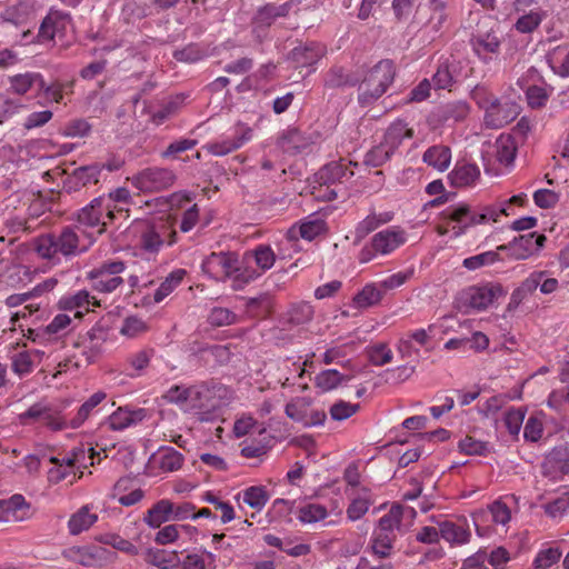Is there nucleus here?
<instances>
[{"instance_id":"39448f33","label":"nucleus","mask_w":569,"mask_h":569,"mask_svg":"<svg viewBox=\"0 0 569 569\" xmlns=\"http://www.w3.org/2000/svg\"><path fill=\"white\" fill-rule=\"evenodd\" d=\"M407 232L400 227H389L377 232L359 252V261L368 263L378 256H388L407 242Z\"/></svg>"},{"instance_id":"2f4dec72","label":"nucleus","mask_w":569,"mask_h":569,"mask_svg":"<svg viewBox=\"0 0 569 569\" xmlns=\"http://www.w3.org/2000/svg\"><path fill=\"white\" fill-rule=\"evenodd\" d=\"M8 91L12 94L24 96L28 92L43 88V77L38 72H24L8 78Z\"/></svg>"},{"instance_id":"0eeeda50","label":"nucleus","mask_w":569,"mask_h":569,"mask_svg":"<svg viewBox=\"0 0 569 569\" xmlns=\"http://www.w3.org/2000/svg\"><path fill=\"white\" fill-rule=\"evenodd\" d=\"M501 289L497 286H471L462 290L458 298V308L465 312L483 311L488 309L500 296Z\"/></svg>"},{"instance_id":"a18cd8bd","label":"nucleus","mask_w":569,"mask_h":569,"mask_svg":"<svg viewBox=\"0 0 569 569\" xmlns=\"http://www.w3.org/2000/svg\"><path fill=\"white\" fill-rule=\"evenodd\" d=\"M393 216L391 212H371L365 219H362L355 229V237L357 240L363 239L371 231L376 230L381 224L388 223L392 220Z\"/></svg>"},{"instance_id":"2eb2a0df","label":"nucleus","mask_w":569,"mask_h":569,"mask_svg":"<svg viewBox=\"0 0 569 569\" xmlns=\"http://www.w3.org/2000/svg\"><path fill=\"white\" fill-rule=\"evenodd\" d=\"M545 241L543 234H522L507 244L499 246L498 251L507 252L512 260H526L537 253L543 247Z\"/></svg>"},{"instance_id":"ea45409f","label":"nucleus","mask_w":569,"mask_h":569,"mask_svg":"<svg viewBox=\"0 0 569 569\" xmlns=\"http://www.w3.org/2000/svg\"><path fill=\"white\" fill-rule=\"evenodd\" d=\"M412 136V129L402 120H397L388 127L383 141L388 146L389 150L395 153L403 141L411 139Z\"/></svg>"},{"instance_id":"37998d69","label":"nucleus","mask_w":569,"mask_h":569,"mask_svg":"<svg viewBox=\"0 0 569 569\" xmlns=\"http://www.w3.org/2000/svg\"><path fill=\"white\" fill-rule=\"evenodd\" d=\"M107 398L106 392L97 391L86 400L77 411V415L69 420L71 429L80 428L92 415L93 410Z\"/></svg>"},{"instance_id":"4d7b16f0","label":"nucleus","mask_w":569,"mask_h":569,"mask_svg":"<svg viewBox=\"0 0 569 569\" xmlns=\"http://www.w3.org/2000/svg\"><path fill=\"white\" fill-rule=\"evenodd\" d=\"M196 396L197 393L191 390V387L173 386L166 392L164 398L168 402L178 405L186 412L190 411L189 398L192 400V397Z\"/></svg>"},{"instance_id":"4be33fe9","label":"nucleus","mask_w":569,"mask_h":569,"mask_svg":"<svg viewBox=\"0 0 569 569\" xmlns=\"http://www.w3.org/2000/svg\"><path fill=\"white\" fill-rule=\"evenodd\" d=\"M150 417L146 408H133L129 406L119 407L106 421V425L112 431H123L142 423Z\"/></svg>"},{"instance_id":"9b49d317","label":"nucleus","mask_w":569,"mask_h":569,"mask_svg":"<svg viewBox=\"0 0 569 569\" xmlns=\"http://www.w3.org/2000/svg\"><path fill=\"white\" fill-rule=\"evenodd\" d=\"M126 270V264L122 261H109L104 262L97 269L90 271L89 277L92 281L94 290L102 293L113 292L123 279L121 273Z\"/></svg>"},{"instance_id":"49530a36","label":"nucleus","mask_w":569,"mask_h":569,"mask_svg":"<svg viewBox=\"0 0 569 569\" xmlns=\"http://www.w3.org/2000/svg\"><path fill=\"white\" fill-rule=\"evenodd\" d=\"M479 176L480 171L476 164L465 163L456 166L449 173V180L455 187H468L473 184Z\"/></svg>"},{"instance_id":"393cba45","label":"nucleus","mask_w":569,"mask_h":569,"mask_svg":"<svg viewBox=\"0 0 569 569\" xmlns=\"http://www.w3.org/2000/svg\"><path fill=\"white\" fill-rule=\"evenodd\" d=\"M325 230V222L319 218H309L306 221H302L299 226H292L284 234H283V243L292 244L295 250H300L298 246V240L300 238L311 241L319 234H321Z\"/></svg>"},{"instance_id":"b1692460","label":"nucleus","mask_w":569,"mask_h":569,"mask_svg":"<svg viewBox=\"0 0 569 569\" xmlns=\"http://www.w3.org/2000/svg\"><path fill=\"white\" fill-rule=\"evenodd\" d=\"M416 510L410 507H402L393 505L387 513L378 520V527L381 530L392 531L396 533H403L411 526Z\"/></svg>"},{"instance_id":"0e129e2a","label":"nucleus","mask_w":569,"mask_h":569,"mask_svg":"<svg viewBox=\"0 0 569 569\" xmlns=\"http://www.w3.org/2000/svg\"><path fill=\"white\" fill-rule=\"evenodd\" d=\"M147 330L148 326L143 319L137 316H130L123 320V323L120 328V333L128 338H136Z\"/></svg>"},{"instance_id":"dca6fc26","label":"nucleus","mask_w":569,"mask_h":569,"mask_svg":"<svg viewBox=\"0 0 569 569\" xmlns=\"http://www.w3.org/2000/svg\"><path fill=\"white\" fill-rule=\"evenodd\" d=\"M201 268L210 278L223 281L238 270V259L231 252H212L202 261Z\"/></svg>"},{"instance_id":"f704fd0d","label":"nucleus","mask_w":569,"mask_h":569,"mask_svg":"<svg viewBox=\"0 0 569 569\" xmlns=\"http://www.w3.org/2000/svg\"><path fill=\"white\" fill-rule=\"evenodd\" d=\"M172 502L169 499L157 501L143 516L144 523L151 529H158L172 520Z\"/></svg>"},{"instance_id":"774afa93","label":"nucleus","mask_w":569,"mask_h":569,"mask_svg":"<svg viewBox=\"0 0 569 569\" xmlns=\"http://www.w3.org/2000/svg\"><path fill=\"white\" fill-rule=\"evenodd\" d=\"M561 557L558 548H547L539 551L533 560L535 569H549L557 563Z\"/></svg>"},{"instance_id":"13d9d810","label":"nucleus","mask_w":569,"mask_h":569,"mask_svg":"<svg viewBox=\"0 0 569 569\" xmlns=\"http://www.w3.org/2000/svg\"><path fill=\"white\" fill-rule=\"evenodd\" d=\"M289 3L267 4L259 9L256 16V23L259 26H270L277 17H283L288 13Z\"/></svg>"},{"instance_id":"680f3d73","label":"nucleus","mask_w":569,"mask_h":569,"mask_svg":"<svg viewBox=\"0 0 569 569\" xmlns=\"http://www.w3.org/2000/svg\"><path fill=\"white\" fill-rule=\"evenodd\" d=\"M248 259H252L257 267L263 272L274 264L276 254L269 246L261 244L248 256Z\"/></svg>"},{"instance_id":"a211bd4d","label":"nucleus","mask_w":569,"mask_h":569,"mask_svg":"<svg viewBox=\"0 0 569 569\" xmlns=\"http://www.w3.org/2000/svg\"><path fill=\"white\" fill-rule=\"evenodd\" d=\"M542 475L550 481L561 480L569 475V442L555 447L545 458Z\"/></svg>"},{"instance_id":"aec40b11","label":"nucleus","mask_w":569,"mask_h":569,"mask_svg":"<svg viewBox=\"0 0 569 569\" xmlns=\"http://www.w3.org/2000/svg\"><path fill=\"white\" fill-rule=\"evenodd\" d=\"M63 555L70 561L86 567H101L110 559V551L97 545L71 547Z\"/></svg>"},{"instance_id":"c756f323","label":"nucleus","mask_w":569,"mask_h":569,"mask_svg":"<svg viewBox=\"0 0 569 569\" xmlns=\"http://www.w3.org/2000/svg\"><path fill=\"white\" fill-rule=\"evenodd\" d=\"M29 516V505L21 495L0 500V522L22 521Z\"/></svg>"},{"instance_id":"8fccbe9b","label":"nucleus","mask_w":569,"mask_h":569,"mask_svg":"<svg viewBox=\"0 0 569 569\" xmlns=\"http://www.w3.org/2000/svg\"><path fill=\"white\" fill-rule=\"evenodd\" d=\"M216 563V555L202 550L201 552H191L188 553L183 560H181L180 566L182 569H213Z\"/></svg>"},{"instance_id":"de8ad7c7","label":"nucleus","mask_w":569,"mask_h":569,"mask_svg":"<svg viewBox=\"0 0 569 569\" xmlns=\"http://www.w3.org/2000/svg\"><path fill=\"white\" fill-rule=\"evenodd\" d=\"M547 61L552 71L562 77H569V48H553L547 56Z\"/></svg>"},{"instance_id":"e433bc0d","label":"nucleus","mask_w":569,"mask_h":569,"mask_svg":"<svg viewBox=\"0 0 569 569\" xmlns=\"http://www.w3.org/2000/svg\"><path fill=\"white\" fill-rule=\"evenodd\" d=\"M98 521V513L92 511L90 505L82 506L71 515L68 521L69 532L73 536L90 529Z\"/></svg>"},{"instance_id":"7c9ffc66","label":"nucleus","mask_w":569,"mask_h":569,"mask_svg":"<svg viewBox=\"0 0 569 569\" xmlns=\"http://www.w3.org/2000/svg\"><path fill=\"white\" fill-rule=\"evenodd\" d=\"M183 456L172 447H161L150 458L152 467L161 472H174L183 465Z\"/></svg>"},{"instance_id":"338daca9","label":"nucleus","mask_w":569,"mask_h":569,"mask_svg":"<svg viewBox=\"0 0 569 569\" xmlns=\"http://www.w3.org/2000/svg\"><path fill=\"white\" fill-rule=\"evenodd\" d=\"M42 422L52 431L70 428L69 421L63 418L62 412L53 409L50 405H48Z\"/></svg>"},{"instance_id":"f8f14e48","label":"nucleus","mask_w":569,"mask_h":569,"mask_svg":"<svg viewBox=\"0 0 569 569\" xmlns=\"http://www.w3.org/2000/svg\"><path fill=\"white\" fill-rule=\"evenodd\" d=\"M57 239L60 253L63 256H74L91 247L94 242V234L88 233L87 229L78 223L72 227H66Z\"/></svg>"},{"instance_id":"6ab92c4d","label":"nucleus","mask_w":569,"mask_h":569,"mask_svg":"<svg viewBox=\"0 0 569 569\" xmlns=\"http://www.w3.org/2000/svg\"><path fill=\"white\" fill-rule=\"evenodd\" d=\"M191 390L194 391L197 396L192 397V400L190 398L188 400L190 407L189 412L198 415L201 420H207V415L219 407V401L216 397L220 396L224 389L221 387L209 388L207 386H192Z\"/></svg>"},{"instance_id":"412c9836","label":"nucleus","mask_w":569,"mask_h":569,"mask_svg":"<svg viewBox=\"0 0 569 569\" xmlns=\"http://www.w3.org/2000/svg\"><path fill=\"white\" fill-rule=\"evenodd\" d=\"M470 43L475 54L485 63L495 60L500 52V37L493 28L485 32L477 31L471 37Z\"/></svg>"},{"instance_id":"f3484780","label":"nucleus","mask_w":569,"mask_h":569,"mask_svg":"<svg viewBox=\"0 0 569 569\" xmlns=\"http://www.w3.org/2000/svg\"><path fill=\"white\" fill-rule=\"evenodd\" d=\"M116 220L112 214L107 213V209H102V204L96 202V198L78 214V223L87 229L88 233H93L94 239L101 234L107 226Z\"/></svg>"},{"instance_id":"58836bf2","label":"nucleus","mask_w":569,"mask_h":569,"mask_svg":"<svg viewBox=\"0 0 569 569\" xmlns=\"http://www.w3.org/2000/svg\"><path fill=\"white\" fill-rule=\"evenodd\" d=\"M422 161L435 170L443 172L451 163V151L447 146H432L425 151Z\"/></svg>"},{"instance_id":"3c124183","label":"nucleus","mask_w":569,"mask_h":569,"mask_svg":"<svg viewBox=\"0 0 569 569\" xmlns=\"http://www.w3.org/2000/svg\"><path fill=\"white\" fill-rule=\"evenodd\" d=\"M240 497L246 505L258 511L262 510L269 500V495L262 486H251L246 488L238 495V498Z\"/></svg>"},{"instance_id":"c85d7f7f","label":"nucleus","mask_w":569,"mask_h":569,"mask_svg":"<svg viewBox=\"0 0 569 569\" xmlns=\"http://www.w3.org/2000/svg\"><path fill=\"white\" fill-rule=\"evenodd\" d=\"M435 325H430L428 329H416L407 332L399 338L397 343V350L402 358L411 357L418 349L415 345L423 347L428 343L430 335L433 333Z\"/></svg>"},{"instance_id":"6e6d98bb","label":"nucleus","mask_w":569,"mask_h":569,"mask_svg":"<svg viewBox=\"0 0 569 569\" xmlns=\"http://www.w3.org/2000/svg\"><path fill=\"white\" fill-rule=\"evenodd\" d=\"M184 274L186 271L182 269H177L170 272L156 290L153 296L154 301L161 302L164 298H167L181 283Z\"/></svg>"},{"instance_id":"c03bdc74","label":"nucleus","mask_w":569,"mask_h":569,"mask_svg":"<svg viewBox=\"0 0 569 569\" xmlns=\"http://www.w3.org/2000/svg\"><path fill=\"white\" fill-rule=\"evenodd\" d=\"M396 538V532L381 530V528L377 526L373 530L371 541V547L375 555L380 558L389 557L391 555Z\"/></svg>"},{"instance_id":"f257e3e1","label":"nucleus","mask_w":569,"mask_h":569,"mask_svg":"<svg viewBox=\"0 0 569 569\" xmlns=\"http://www.w3.org/2000/svg\"><path fill=\"white\" fill-rule=\"evenodd\" d=\"M508 214L509 204L506 201L487 206L480 212L471 210L466 204H456L448 207L442 212L437 232L439 236H449L451 239H456L465 234L472 226L497 222L501 216Z\"/></svg>"},{"instance_id":"1a4fd4ad","label":"nucleus","mask_w":569,"mask_h":569,"mask_svg":"<svg viewBox=\"0 0 569 569\" xmlns=\"http://www.w3.org/2000/svg\"><path fill=\"white\" fill-rule=\"evenodd\" d=\"M286 415L292 421L306 428L321 426L327 415L323 410L312 409L309 397H296L286 405Z\"/></svg>"},{"instance_id":"a19ab883","label":"nucleus","mask_w":569,"mask_h":569,"mask_svg":"<svg viewBox=\"0 0 569 569\" xmlns=\"http://www.w3.org/2000/svg\"><path fill=\"white\" fill-rule=\"evenodd\" d=\"M280 149L288 154H298L309 147V140L297 129L286 131L279 139Z\"/></svg>"},{"instance_id":"423d86ee","label":"nucleus","mask_w":569,"mask_h":569,"mask_svg":"<svg viewBox=\"0 0 569 569\" xmlns=\"http://www.w3.org/2000/svg\"><path fill=\"white\" fill-rule=\"evenodd\" d=\"M475 98L485 110L483 122L488 128H502L515 120L520 112L519 104L511 100H500L492 96L480 97V91H476Z\"/></svg>"},{"instance_id":"5701e85b","label":"nucleus","mask_w":569,"mask_h":569,"mask_svg":"<svg viewBox=\"0 0 569 569\" xmlns=\"http://www.w3.org/2000/svg\"><path fill=\"white\" fill-rule=\"evenodd\" d=\"M341 512L335 502L327 507L317 501L305 500L298 505L295 515L302 525H313L325 521L331 515L340 516Z\"/></svg>"},{"instance_id":"c9c22d12","label":"nucleus","mask_w":569,"mask_h":569,"mask_svg":"<svg viewBox=\"0 0 569 569\" xmlns=\"http://www.w3.org/2000/svg\"><path fill=\"white\" fill-rule=\"evenodd\" d=\"M50 462L53 463V467L48 471V479L52 483H58L62 480L68 479L72 476L70 483H73L77 479V470L73 468V465L68 456V453L62 457H51Z\"/></svg>"},{"instance_id":"864d4df0","label":"nucleus","mask_w":569,"mask_h":569,"mask_svg":"<svg viewBox=\"0 0 569 569\" xmlns=\"http://www.w3.org/2000/svg\"><path fill=\"white\" fill-rule=\"evenodd\" d=\"M153 357L152 349H141L127 357V363L130 371V377H139L143 373L146 368L149 366L151 358Z\"/></svg>"},{"instance_id":"7ed1b4c3","label":"nucleus","mask_w":569,"mask_h":569,"mask_svg":"<svg viewBox=\"0 0 569 569\" xmlns=\"http://www.w3.org/2000/svg\"><path fill=\"white\" fill-rule=\"evenodd\" d=\"M395 79V66L391 60H381L373 66L359 84L358 100L368 106L379 99Z\"/></svg>"},{"instance_id":"79ce46f5","label":"nucleus","mask_w":569,"mask_h":569,"mask_svg":"<svg viewBox=\"0 0 569 569\" xmlns=\"http://www.w3.org/2000/svg\"><path fill=\"white\" fill-rule=\"evenodd\" d=\"M73 468H76L79 473L78 478H81L84 473V470L92 467L96 463V456H99L98 452L94 451L92 447H77L71 451L67 452Z\"/></svg>"},{"instance_id":"9d476101","label":"nucleus","mask_w":569,"mask_h":569,"mask_svg":"<svg viewBox=\"0 0 569 569\" xmlns=\"http://www.w3.org/2000/svg\"><path fill=\"white\" fill-rule=\"evenodd\" d=\"M253 139V129L244 123H238L233 127L230 136H223L221 139L208 142L203 148L216 157H223Z\"/></svg>"},{"instance_id":"69168bd1","label":"nucleus","mask_w":569,"mask_h":569,"mask_svg":"<svg viewBox=\"0 0 569 569\" xmlns=\"http://www.w3.org/2000/svg\"><path fill=\"white\" fill-rule=\"evenodd\" d=\"M526 410L522 408H511L505 412L503 421L509 433L516 436L520 432Z\"/></svg>"},{"instance_id":"cd10ccee","label":"nucleus","mask_w":569,"mask_h":569,"mask_svg":"<svg viewBox=\"0 0 569 569\" xmlns=\"http://www.w3.org/2000/svg\"><path fill=\"white\" fill-rule=\"evenodd\" d=\"M59 309L73 312V318L80 319L84 312L90 310L91 306H96V299L90 296L87 290H80L72 295H66L59 300Z\"/></svg>"},{"instance_id":"ddd939ff","label":"nucleus","mask_w":569,"mask_h":569,"mask_svg":"<svg viewBox=\"0 0 569 569\" xmlns=\"http://www.w3.org/2000/svg\"><path fill=\"white\" fill-rule=\"evenodd\" d=\"M72 31L71 18L68 13L51 10L43 19L39 32L38 41L41 43L50 42L56 38L63 40Z\"/></svg>"},{"instance_id":"052dcab7","label":"nucleus","mask_w":569,"mask_h":569,"mask_svg":"<svg viewBox=\"0 0 569 569\" xmlns=\"http://www.w3.org/2000/svg\"><path fill=\"white\" fill-rule=\"evenodd\" d=\"M428 8L430 10L428 26L438 32L447 20V3L445 0H430Z\"/></svg>"},{"instance_id":"bb28decb","label":"nucleus","mask_w":569,"mask_h":569,"mask_svg":"<svg viewBox=\"0 0 569 569\" xmlns=\"http://www.w3.org/2000/svg\"><path fill=\"white\" fill-rule=\"evenodd\" d=\"M517 153V143L512 136L500 134L493 144L485 151L483 158L492 157L500 166L509 167L513 163Z\"/></svg>"},{"instance_id":"603ef678","label":"nucleus","mask_w":569,"mask_h":569,"mask_svg":"<svg viewBox=\"0 0 569 569\" xmlns=\"http://www.w3.org/2000/svg\"><path fill=\"white\" fill-rule=\"evenodd\" d=\"M500 253L498 248L496 250L485 251L463 259L462 266L469 271H476L482 267L492 266L496 262L502 261Z\"/></svg>"},{"instance_id":"09e8293b","label":"nucleus","mask_w":569,"mask_h":569,"mask_svg":"<svg viewBox=\"0 0 569 569\" xmlns=\"http://www.w3.org/2000/svg\"><path fill=\"white\" fill-rule=\"evenodd\" d=\"M350 379V376L342 375L336 369H327L316 376L315 383L322 392H328L336 389L343 381H349Z\"/></svg>"},{"instance_id":"20e7f679","label":"nucleus","mask_w":569,"mask_h":569,"mask_svg":"<svg viewBox=\"0 0 569 569\" xmlns=\"http://www.w3.org/2000/svg\"><path fill=\"white\" fill-rule=\"evenodd\" d=\"M351 162L345 160L333 161L321 168L312 178V193L317 199L331 201L338 197L336 188H331L336 182H341L353 176L350 169Z\"/></svg>"},{"instance_id":"bf43d9fd","label":"nucleus","mask_w":569,"mask_h":569,"mask_svg":"<svg viewBox=\"0 0 569 569\" xmlns=\"http://www.w3.org/2000/svg\"><path fill=\"white\" fill-rule=\"evenodd\" d=\"M382 298L381 291L376 284H367L353 298V305L357 308H368L380 302Z\"/></svg>"},{"instance_id":"4468645a","label":"nucleus","mask_w":569,"mask_h":569,"mask_svg":"<svg viewBox=\"0 0 569 569\" xmlns=\"http://www.w3.org/2000/svg\"><path fill=\"white\" fill-rule=\"evenodd\" d=\"M472 520L478 536L489 537L490 528L487 522L491 520L495 525L506 527L511 520V511L505 502L497 500L487 510L481 509L473 512Z\"/></svg>"},{"instance_id":"5fc2aeb1","label":"nucleus","mask_w":569,"mask_h":569,"mask_svg":"<svg viewBox=\"0 0 569 569\" xmlns=\"http://www.w3.org/2000/svg\"><path fill=\"white\" fill-rule=\"evenodd\" d=\"M36 252L43 259L54 260L60 253L59 242L57 237L52 234H44L34 241Z\"/></svg>"},{"instance_id":"a878e982","label":"nucleus","mask_w":569,"mask_h":569,"mask_svg":"<svg viewBox=\"0 0 569 569\" xmlns=\"http://www.w3.org/2000/svg\"><path fill=\"white\" fill-rule=\"evenodd\" d=\"M96 202H100L102 209H107V213L112 214L116 219L126 218L131 203V194L127 188H117L108 194L96 198Z\"/></svg>"},{"instance_id":"e2e57ef3","label":"nucleus","mask_w":569,"mask_h":569,"mask_svg":"<svg viewBox=\"0 0 569 569\" xmlns=\"http://www.w3.org/2000/svg\"><path fill=\"white\" fill-rule=\"evenodd\" d=\"M356 347L357 343L355 340H350L345 343L333 346L326 350L322 360L326 365L338 362L339 359L352 353L356 350Z\"/></svg>"},{"instance_id":"473e14b6","label":"nucleus","mask_w":569,"mask_h":569,"mask_svg":"<svg viewBox=\"0 0 569 569\" xmlns=\"http://www.w3.org/2000/svg\"><path fill=\"white\" fill-rule=\"evenodd\" d=\"M347 495L350 498V503L346 511L347 518L350 521H357L368 512L373 502L371 491L366 487H361L355 491H347Z\"/></svg>"},{"instance_id":"72a5a7b5","label":"nucleus","mask_w":569,"mask_h":569,"mask_svg":"<svg viewBox=\"0 0 569 569\" xmlns=\"http://www.w3.org/2000/svg\"><path fill=\"white\" fill-rule=\"evenodd\" d=\"M147 563L159 569H176L180 566L181 559L177 550L148 548L144 552Z\"/></svg>"},{"instance_id":"f03ea898","label":"nucleus","mask_w":569,"mask_h":569,"mask_svg":"<svg viewBox=\"0 0 569 569\" xmlns=\"http://www.w3.org/2000/svg\"><path fill=\"white\" fill-rule=\"evenodd\" d=\"M134 246L148 254H157L163 246L176 242L177 232L173 222L169 219L158 218L140 220L129 229Z\"/></svg>"},{"instance_id":"6e6552de","label":"nucleus","mask_w":569,"mask_h":569,"mask_svg":"<svg viewBox=\"0 0 569 569\" xmlns=\"http://www.w3.org/2000/svg\"><path fill=\"white\" fill-rule=\"evenodd\" d=\"M176 174L167 168H147L131 178L132 184L142 192H159L173 184Z\"/></svg>"},{"instance_id":"4c0bfd02","label":"nucleus","mask_w":569,"mask_h":569,"mask_svg":"<svg viewBox=\"0 0 569 569\" xmlns=\"http://www.w3.org/2000/svg\"><path fill=\"white\" fill-rule=\"evenodd\" d=\"M440 536L451 546H461L470 541L471 532L465 525L442 521L440 523Z\"/></svg>"}]
</instances>
